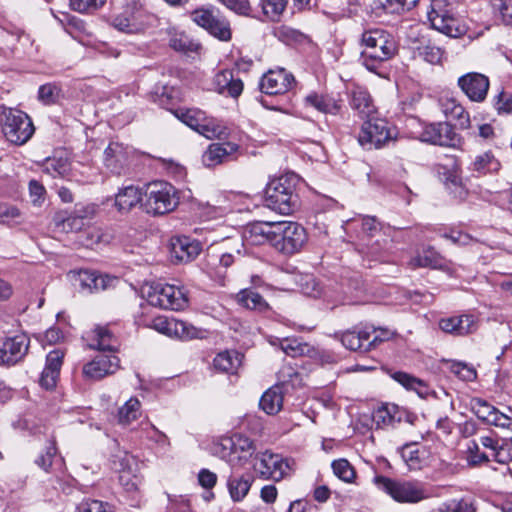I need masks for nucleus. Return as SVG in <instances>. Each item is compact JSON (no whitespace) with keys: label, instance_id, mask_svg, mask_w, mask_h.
Instances as JSON below:
<instances>
[{"label":"nucleus","instance_id":"14","mask_svg":"<svg viewBox=\"0 0 512 512\" xmlns=\"http://www.w3.org/2000/svg\"><path fill=\"white\" fill-rule=\"evenodd\" d=\"M420 139L423 142L449 148H460L463 144L462 137L448 122H438L426 125Z\"/></svg>","mask_w":512,"mask_h":512},{"label":"nucleus","instance_id":"40","mask_svg":"<svg viewBox=\"0 0 512 512\" xmlns=\"http://www.w3.org/2000/svg\"><path fill=\"white\" fill-rule=\"evenodd\" d=\"M272 345H279L281 350L288 356L298 357L309 353L310 346L307 343L300 341L297 338H276L271 341Z\"/></svg>","mask_w":512,"mask_h":512},{"label":"nucleus","instance_id":"20","mask_svg":"<svg viewBox=\"0 0 512 512\" xmlns=\"http://www.w3.org/2000/svg\"><path fill=\"white\" fill-rule=\"evenodd\" d=\"M489 79L478 72H469L458 79V86L473 102H483L489 90Z\"/></svg>","mask_w":512,"mask_h":512},{"label":"nucleus","instance_id":"55","mask_svg":"<svg viewBox=\"0 0 512 512\" xmlns=\"http://www.w3.org/2000/svg\"><path fill=\"white\" fill-rule=\"evenodd\" d=\"M69 169L68 162L63 159H47L44 163V172L52 177H64Z\"/></svg>","mask_w":512,"mask_h":512},{"label":"nucleus","instance_id":"58","mask_svg":"<svg viewBox=\"0 0 512 512\" xmlns=\"http://www.w3.org/2000/svg\"><path fill=\"white\" fill-rule=\"evenodd\" d=\"M77 512H114L112 506L100 500L87 499L82 501L78 507Z\"/></svg>","mask_w":512,"mask_h":512},{"label":"nucleus","instance_id":"33","mask_svg":"<svg viewBox=\"0 0 512 512\" xmlns=\"http://www.w3.org/2000/svg\"><path fill=\"white\" fill-rule=\"evenodd\" d=\"M236 301L240 306L258 313H264L270 309L267 301L258 292L249 288L239 291Z\"/></svg>","mask_w":512,"mask_h":512},{"label":"nucleus","instance_id":"61","mask_svg":"<svg viewBox=\"0 0 512 512\" xmlns=\"http://www.w3.org/2000/svg\"><path fill=\"white\" fill-rule=\"evenodd\" d=\"M467 453V460L471 465L475 466L489 461V456L480 451L479 443L475 440L469 442Z\"/></svg>","mask_w":512,"mask_h":512},{"label":"nucleus","instance_id":"56","mask_svg":"<svg viewBox=\"0 0 512 512\" xmlns=\"http://www.w3.org/2000/svg\"><path fill=\"white\" fill-rule=\"evenodd\" d=\"M232 246L230 251L223 252L220 256V264L227 268L231 266L236 258H239L242 256V249L244 247L243 240L242 239H235L231 241Z\"/></svg>","mask_w":512,"mask_h":512},{"label":"nucleus","instance_id":"10","mask_svg":"<svg viewBox=\"0 0 512 512\" xmlns=\"http://www.w3.org/2000/svg\"><path fill=\"white\" fill-rule=\"evenodd\" d=\"M148 13L140 0H127L121 13L113 17L111 25L120 32L133 34L144 30Z\"/></svg>","mask_w":512,"mask_h":512},{"label":"nucleus","instance_id":"51","mask_svg":"<svg viewBox=\"0 0 512 512\" xmlns=\"http://www.w3.org/2000/svg\"><path fill=\"white\" fill-rule=\"evenodd\" d=\"M207 31L221 41H228L231 39L230 24L223 17L216 15Z\"/></svg>","mask_w":512,"mask_h":512},{"label":"nucleus","instance_id":"28","mask_svg":"<svg viewBox=\"0 0 512 512\" xmlns=\"http://www.w3.org/2000/svg\"><path fill=\"white\" fill-rule=\"evenodd\" d=\"M349 104L362 119L371 117L376 110L369 92L360 86H354L351 89L349 94Z\"/></svg>","mask_w":512,"mask_h":512},{"label":"nucleus","instance_id":"30","mask_svg":"<svg viewBox=\"0 0 512 512\" xmlns=\"http://www.w3.org/2000/svg\"><path fill=\"white\" fill-rule=\"evenodd\" d=\"M304 104L307 107H313L317 111L337 115L341 108V100H337L328 94H319L317 92H311L304 98Z\"/></svg>","mask_w":512,"mask_h":512},{"label":"nucleus","instance_id":"57","mask_svg":"<svg viewBox=\"0 0 512 512\" xmlns=\"http://www.w3.org/2000/svg\"><path fill=\"white\" fill-rule=\"evenodd\" d=\"M493 12L499 13L505 25L512 26V2L510 0H491Z\"/></svg>","mask_w":512,"mask_h":512},{"label":"nucleus","instance_id":"29","mask_svg":"<svg viewBox=\"0 0 512 512\" xmlns=\"http://www.w3.org/2000/svg\"><path fill=\"white\" fill-rule=\"evenodd\" d=\"M408 266L412 269H442L445 266V259L432 246H427L417 251L416 255L409 260Z\"/></svg>","mask_w":512,"mask_h":512},{"label":"nucleus","instance_id":"45","mask_svg":"<svg viewBox=\"0 0 512 512\" xmlns=\"http://www.w3.org/2000/svg\"><path fill=\"white\" fill-rule=\"evenodd\" d=\"M499 162L495 159L491 152H484L475 157L471 163V169L478 173H488L499 169Z\"/></svg>","mask_w":512,"mask_h":512},{"label":"nucleus","instance_id":"47","mask_svg":"<svg viewBox=\"0 0 512 512\" xmlns=\"http://www.w3.org/2000/svg\"><path fill=\"white\" fill-rule=\"evenodd\" d=\"M35 463L38 467L46 472L49 471L53 464L62 463V459L57 458V447L54 440L49 441L44 453H41L35 459Z\"/></svg>","mask_w":512,"mask_h":512},{"label":"nucleus","instance_id":"27","mask_svg":"<svg viewBox=\"0 0 512 512\" xmlns=\"http://www.w3.org/2000/svg\"><path fill=\"white\" fill-rule=\"evenodd\" d=\"M63 358L64 352L59 349H55L48 353L46 357V365L40 377L41 386L46 389H52L56 386Z\"/></svg>","mask_w":512,"mask_h":512},{"label":"nucleus","instance_id":"37","mask_svg":"<svg viewBox=\"0 0 512 512\" xmlns=\"http://www.w3.org/2000/svg\"><path fill=\"white\" fill-rule=\"evenodd\" d=\"M283 405V395L280 387L268 389L261 397L259 406L268 415L277 414Z\"/></svg>","mask_w":512,"mask_h":512},{"label":"nucleus","instance_id":"1","mask_svg":"<svg viewBox=\"0 0 512 512\" xmlns=\"http://www.w3.org/2000/svg\"><path fill=\"white\" fill-rule=\"evenodd\" d=\"M83 339L90 349L110 353L99 354L83 366V375L86 378L99 380L115 373L119 369L120 360L114 354L117 350L118 342L108 327L97 325L90 331L85 332Z\"/></svg>","mask_w":512,"mask_h":512},{"label":"nucleus","instance_id":"21","mask_svg":"<svg viewBox=\"0 0 512 512\" xmlns=\"http://www.w3.org/2000/svg\"><path fill=\"white\" fill-rule=\"evenodd\" d=\"M95 213L94 206L76 205L75 210L68 216H64L63 213H58L54 217L55 226L62 232H78L86 224V219L91 218Z\"/></svg>","mask_w":512,"mask_h":512},{"label":"nucleus","instance_id":"3","mask_svg":"<svg viewBox=\"0 0 512 512\" xmlns=\"http://www.w3.org/2000/svg\"><path fill=\"white\" fill-rule=\"evenodd\" d=\"M361 41L365 46L361 56L362 62L370 71H375L379 63L391 59L397 52L394 37L381 29L365 31Z\"/></svg>","mask_w":512,"mask_h":512},{"label":"nucleus","instance_id":"44","mask_svg":"<svg viewBox=\"0 0 512 512\" xmlns=\"http://www.w3.org/2000/svg\"><path fill=\"white\" fill-rule=\"evenodd\" d=\"M233 448L235 455L239 457V465L246 462L249 457L255 452L256 447L253 441L241 434H235L232 436Z\"/></svg>","mask_w":512,"mask_h":512},{"label":"nucleus","instance_id":"22","mask_svg":"<svg viewBox=\"0 0 512 512\" xmlns=\"http://www.w3.org/2000/svg\"><path fill=\"white\" fill-rule=\"evenodd\" d=\"M72 278L74 285L78 286L79 290L84 293H93L101 290H105L112 286L115 278L107 275H99L95 271L90 270H79L73 272Z\"/></svg>","mask_w":512,"mask_h":512},{"label":"nucleus","instance_id":"41","mask_svg":"<svg viewBox=\"0 0 512 512\" xmlns=\"http://www.w3.org/2000/svg\"><path fill=\"white\" fill-rule=\"evenodd\" d=\"M169 45L175 51L188 53L197 52L200 49V44L193 41L184 32L170 31Z\"/></svg>","mask_w":512,"mask_h":512},{"label":"nucleus","instance_id":"17","mask_svg":"<svg viewBox=\"0 0 512 512\" xmlns=\"http://www.w3.org/2000/svg\"><path fill=\"white\" fill-rule=\"evenodd\" d=\"M295 82L294 76L283 68L269 70L259 82L261 92L267 95L284 94Z\"/></svg>","mask_w":512,"mask_h":512},{"label":"nucleus","instance_id":"63","mask_svg":"<svg viewBox=\"0 0 512 512\" xmlns=\"http://www.w3.org/2000/svg\"><path fill=\"white\" fill-rule=\"evenodd\" d=\"M371 332V338L368 340V348L374 349L380 343L391 339L394 333L388 329L383 328H369Z\"/></svg>","mask_w":512,"mask_h":512},{"label":"nucleus","instance_id":"7","mask_svg":"<svg viewBox=\"0 0 512 512\" xmlns=\"http://www.w3.org/2000/svg\"><path fill=\"white\" fill-rule=\"evenodd\" d=\"M0 121L5 138L15 145L27 143L35 132L31 118L21 110L3 108Z\"/></svg>","mask_w":512,"mask_h":512},{"label":"nucleus","instance_id":"32","mask_svg":"<svg viewBox=\"0 0 512 512\" xmlns=\"http://www.w3.org/2000/svg\"><path fill=\"white\" fill-rule=\"evenodd\" d=\"M439 104L446 117L459 121L460 128L467 129L470 127L469 114L456 99L444 96L440 98Z\"/></svg>","mask_w":512,"mask_h":512},{"label":"nucleus","instance_id":"9","mask_svg":"<svg viewBox=\"0 0 512 512\" xmlns=\"http://www.w3.org/2000/svg\"><path fill=\"white\" fill-rule=\"evenodd\" d=\"M113 464L119 473L120 485L133 501L138 502L142 479L136 458L127 452L120 453L114 456Z\"/></svg>","mask_w":512,"mask_h":512},{"label":"nucleus","instance_id":"18","mask_svg":"<svg viewBox=\"0 0 512 512\" xmlns=\"http://www.w3.org/2000/svg\"><path fill=\"white\" fill-rule=\"evenodd\" d=\"M278 221H257L250 223L244 233L243 239L251 245L270 244L275 248Z\"/></svg>","mask_w":512,"mask_h":512},{"label":"nucleus","instance_id":"23","mask_svg":"<svg viewBox=\"0 0 512 512\" xmlns=\"http://www.w3.org/2000/svg\"><path fill=\"white\" fill-rule=\"evenodd\" d=\"M239 146L232 142L212 143L202 156L203 164L215 167L219 164L233 161L237 158Z\"/></svg>","mask_w":512,"mask_h":512},{"label":"nucleus","instance_id":"4","mask_svg":"<svg viewBox=\"0 0 512 512\" xmlns=\"http://www.w3.org/2000/svg\"><path fill=\"white\" fill-rule=\"evenodd\" d=\"M295 180V176L285 175L270 181L265 189V206L283 215L293 213L299 203Z\"/></svg>","mask_w":512,"mask_h":512},{"label":"nucleus","instance_id":"53","mask_svg":"<svg viewBox=\"0 0 512 512\" xmlns=\"http://www.w3.org/2000/svg\"><path fill=\"white\" fill-rule=\"evenodd\" d=\"M274 34L280 41L288 45L302 42L305 37L300 31L286 25L276 28Z\"/></svg>","mask_w":512,"mask_h":512},{"label":"nucleus","instance_id":"54","mask_svg":"<svg viewBox=\"0 0 512 512\" xmlns=\"http://www.w3.org/2000/svg\"><path fill=\"white\" fill-rule=\"evenodd\" d=\"M419 55L430 64H440L444 51L434 44L428 43L418 48Z\"/></svg>","mask_w":512,"mask_h":512},{"label":"nucleus","instance_id":"39","mask_svg":"<svg viewBox=\"0 0 512 512\" xmlns=\"http://www.w3.org/2000/svg\"><path fill=\"white\" fill-rule=\"evenodd\" d=\"M419 0H376L373 3L375 11L382 10L387 14H400L413 8Z\"/></svg>","mask_w":512,"mask_h":512},{"label":"nucleus","instance_id":"49","mask_svg":"<svg viewBox=\"0 0 512 512\" xmlns=\"http://www.w3.org/2000/svg\"><path fill=\"white\" fill-rule=\"evenodd\" d=\"M333 473L346 483H353L356 478L354 467L346 459H338L332 462Z\"/></svg>","mask_w":512,"mask_h":512},{"label":"nucleus","instance_id":"16","mask_svg":"<svg viewBox=\"0 0 512 512\" xmlns=\"http://www.w3.org/2000/svg\"><path fill=\"white\" fill-rule=\"evenodd\" d=\"M176 116L184 124L208 139L218 137L221 134V127L215 125L212 120L206 117L205 112L199 109L178 111Z\"/></svg>","mask_w":512,"mask_h":512},{"label":"nucleus","instance_id":"25","mask_svg":"<svg viewBox=\"0 0 512 512\" xmlns=\"http://www.w3.org/2000/svg\"><path fill=\"white\" fill-rule=\"evenodd\" d=\"M476 318L471 314H462L443 318L439 321V328L449 334L464 336L477 330Z\"/></svg>","mask_w":512,"mask_h":512},{"label":"nucleus","instance_id":"59","mask_svg":"<svg viewBox=\"0 0 512 512\" xmlns=\"http://www.w3.org/2000/svg\"><path fill=\"white\" fill-rule=\"evenodd\" d=\"M175 324V318H167L165 316H158L152 320V327L156 331L169 337H174Z\"/></svg>","mask_w":512,"mask_h":512},{"label":"nucleus","instance_id":"64","mask_svg":"<svg viewBox=\"0 0 512 512\" xmlns=\"http://www.w3.org/2000/svg\"><path fill=\"white\" fill-rule=\"evenodd\" d=\"M60 89L53 84H44L40 86L38 91L39 99L45 104L55 103L59 97Z\"/></svg>","mask_w":512,"mask_h":512},{"label":"nucleus","instance_id":"11","mask_svg":"<svg viewBox=\"0 0 512 512\" xmlns=\"http://www.w3.org/2000/svg\"><path fill=\"white\" fill-rule=\"evenodd\" d=\"M148 302L161 309L180 311L187 307L188 298L185 291L172 284L157 283L147 293Z\"/></svg>","mask_w":512,"mask_h":512},{"label":"nucleus","instance_id":"5","mask_svg":"<svg viewBox=\"0 0 512 512\" xmlns=\"http://www.w3.org/2000/svg\"><path fill=\"white\" fill-rule=\"evenodd\" d=\"M375 485L396 502L415 504L430 497L425 484L416 480H394L383 475L374 478Z\"/></svg>","mask_w":512,"mask_h":512},{"label":"nucleus","instance_id":"8","mask_svg":"<svg viewBox=\"0 0 512 512\" xmlns=\"http://www.w3.org/2000/svg\"><path fill=\"white\" fill-rule=\"evenodd\" d=\"M398 131L382 118H368L361 127L358 142L365 150L381 149L396 141Z\"/></svg>","mask_w":512,"mask_h":512},{"label":"nucleus","instance_id":"43","mask_svg":"<svg viewBox=\"0 0 512 512\" xmlns=\"http://www.w3.org/2000/svg\"><path fill=\"white\" fill-rule=\"evenodd\" d=\"M207 331L194 326L193 324L176 319L174 337L181 340L203 339Z\"/></svg>","mask_w":512,"mask_h":512},{"label":"nucleus","instance_id":"38","mask_svg":"<svg viewBox=\"0 0 512 512\" xmlns=\"http://www.w3.org/2000/svg\"><path fill=\"white\" fill-rule=\"evenodd\" d=\"M213 365L218 371L233 374L241 365V355L235 351L221 352L214 358Z\"/></svg>","mask_w":512,"mask_h":512},{"label":"nucleus","instance_id":"19","mask_svg":"<svg viewBox=\"0 0 512 512\" xmlns=\"http://www.w3.org/2000/svg\"><path fill=\"white\" fill-rule=\"evenodd\" d=\"M131 153L130 147L120 142L112 141L104 150V165L115 175L125 174Z\"/></svg>","mask_w":512,"mask_h":512},{"label":"nucleus","instance_id":"15","mask_svg":"<svg viewBox=\"0 0 512 512\" xmlns=\"http://www.w3.org/2000/svg\"><path fill=\"white\" fill-rule=\"evenodd\" d=\"M30 340L25 334L0 338V365L14 366L28 353Z\"/></svg>","mask_w":512,"mask_h":512},{"label":"nucleus","instance_id":"34","mask_svg":"<svg viewBox=\"0 0 512 512\" xmlns=\"http://www.w3.org/2000/svg\"><path fill=\"white\" fill-rule=\"evenodd\" d=\"M371 338L369 328L365 327L359 331H346L342 333L340 340L342 344L349 350L368 352V340Z\"/></svg>","mask_w":512,"mask_h":512},{"label":"nucleus","instance_id":"48","mask_svg":"<svg viewBox=\"0 0 512 512\" xmlns=\"http://www.w3.org/2000/svg\"><path fill=\"white\" fill-rule=\"evenodd\" d=\"M140 414V402L137 398H130L119 409L118 420L121 424H129L136 420Z\"/></svg>","mask_w":512,"mask_h":512},{"label":"nucleus","instance_id":"46","mask_svg":"<svg viewBox=\"0 0 512 512\" xmlns=\"http://www.w3.org/2000/svg\"><path fill=\"white\" fill-rule=\"evenodd\" d=\"M446 364L449 371L463 381H474L477 377L474 366L466 362L450 360Z\"/></svg>","mask_w":512,"mask_h":512},{"label":"nucleus","instance_id":"52","mask_svg":"<svg viewBox=\"0 0 512 512\" xmlns=\"http://www.w3.org/2000/svg\"><path fill=\"white\" fill-rule=\"evenodd\" d=\"M392 378L406 389L414 390L422 395V389L425 387L422 380L401 371L393 373Z\"/></svg>","mask_w":512,"mask_h":512},{"label":"nucleus","instance_id":"13","mask_svg":"<svg viewBox=\"0 0 512 512\" xmlns=\"http://www.w3.org/2000/svg\"><path fill=\"white\" fill-rule=\"evenodd\" d=\"M307 241L305 229L292 221H278L275 250L285 255L299 252Z\"/></svg>","mask_w":512,"mask_h":512},{"label":"nucleus","instance_id":"2","mask_svg":"<svg viewBox=\"0 0 512 512\" xmlns=\"http://www.w3.org/2000/svg\"><path fill=\"white\" fill-rule=\"evenodd\" d=\"M458 6L457 0H432L427 12L432 27L451 38L468 35L472 39L481 35L471 33L468 26L457 17Z\"/></svg>","mask_w":512,"mask_h":512},{"label":"nucleus","instance_id":"50","mask_svg":"<svg viewBox=\"0 0 512 512\" xmlns=\"http://www.w3.org/2000/svg\"><path fill=\"white\" fill-rule=\"evenodd\" d=\"M288 0H261L263 14L272 21H278L286 9Z\"/></svg>","mask_w":512,"mask_h":512},{"label":"nucleus","instance_id":"24","mask_svg":"<svg viewBox=\"0 0 512 512\" xmlns=\"http://www.w3.org/2000/svg\"><path fill=\"white\" fill-rule=\"evenodd\" d=\"M213 89L218 94L238 98L244 88V84L239 77L234 75L230 69H224L215 74L212 81Z\"/></svg>","mask_w":512,"mask_h":512},{"label":"nucleus","instance_id":"26","mask_svg":"<svg viewBox=\"0 0 512 512\" xmlns=\"http://www.w3.org/2000/svg\"><path fill=\"white\" fill-rule=\"evenodd\" d=\"M201 252L198 241L186 236L174 237L170 242L171 257L177 262L193 261Z\"/></svg>","mask_w":512,"mask_h":512},{"label":"nucleus","instance_id":"12","mask_svg":"<svg viewBox=\"0 0 512 512\" xmlns=\"http://www.w3.org/2000/svg\"><path fill=\"white\" fill-rule=\"evenodd\" d=\"M256 460L254 468L265 479L280 481L289 477L294 471L292 459L268 450L257 454Z\"/></svg>","mask_w":512,"mask_h":512},{"label":"nucleus","instance_id":"42","mask_svg":"<svg viewBox=\"0 0 512 512\" xmlns=\"http://www.w3.org/2000/svg\"><path fill=\"white\" fill-rule=\"evenodd\" d=\"M231 437H223L213 445V453L219 458L227 461L230 465H239V457L235 455Z\"/></svg>","mask_w":512,"mask_h":512},{"label":"nucleus","instance_id":"35","mask_svg":"<svg viewBox=\"0 0 512 512\" xmlns=\"http://www.w3.org/2000/svg\"><path fill=\"white\" fill-rule=\"evenodd\" d=\"M404 412L395 404H386L373 413V420L378 426H390L400 422Z\"/></svg>","mask_w":512,"mask_h":512},{"label":"nucleus","instance_id":"31","mask_svg":"<svg viewBox=\"0 0 512 512\" xmlns=\"http://www.w3.org/2000/svg\"><path fill=\"white\" fill-rule=\"evenodd\" d=\"M143 199L142 191L134 185L119 189L115 195V207L120 213H128Z\"/></svg>","mask_w":512,"mask_h":512},{"label":"nucleus","instance_id":"60","mask_svg":"<svg viewBox=\"0 0 512 512\" xmlns=\"http://www.w3.org/2000/svg\"><path fill=\"white\" fill-rule=\"evenodd\" d=\"M106 0H70V7L77 12H93L101 8Z\"/></svg>","mask_w":512,"mask_h":512},{"label":"nucleus","instance_id":"36","mask_svg":"<svg viewBox=\"0 0 512 512\" xmlns=\"http://www.w3.org/2000/svg\"><path fill=\"white\" fill-rule=\"evenodd\" d=\"M253 478L250 475L231 476L228 479L227 486L229 494L233 501H242L248 494Z\"/></svg>","mask_w":512,"mask_h":512},{"label":"nucleus","instance_id":"6","mask_svg":"<svg viewBox=\"0 0 512 512\" xmlns=\"http://www.w3.org/2000/svg\"><path fill=\"white\" fill-rule=\"evenodd\" d=\"M144 195L143 206L145 211L151 215H164L173 211L179 204L177 190L168 182L149 183Z\"/></svg>","mask_w":512,"mask_h":512},{"label":"nucleus","instance_id":"62","mask_svg":"<svg viewBox=\"0 0 512 512\" xmlns=\"http://www.w3.org/2000/svg\"><path fill=\"white\" fill-rule=\"evenodd\" d=\"M493 105L498 114L512 113V94L501 91L494 97Z\"/></svg>","mask_w":512,"mask_h":512}]
</instances>
